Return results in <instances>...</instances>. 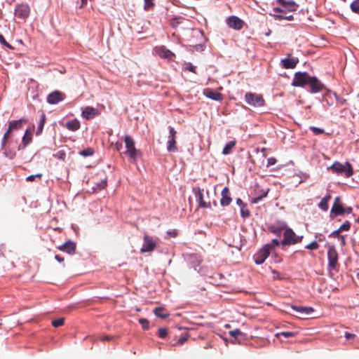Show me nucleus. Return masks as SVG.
I'll return each instance as SVG.
<instances>
[{
    "label": "nucleus",
    "instance_id": "obj_21",
    "mask_svg": "<svg viewBox=\"0 0 359 359\" xmlns=\"http://www.w3.org/2000/svg\"><path fill=\"white\" fill-rule=\"evenodd\" d=\"M97 114V109L91 107H86L82 111L83 116L86 119H91L94 118Z\"/></svg>",
    "mask_w": 359,
    "mask_h": 359
},
{
    "label": "nucleus",
    "instance_id": "obj_12",
    "mask_svg": "<svg viewBox=\"0 0 359 359\" xmlns=\"http://www.w3.org/2000/svg\"><path fill=\"white\" fill-rule=\"evenodd\" d=\"M291 308L292 310L297 312L302 318L310 316L314 311L313 309L310 306L292 305L291 306Z\"/></svg>",
    "mask_w": 359,
    "mask_h": 359
},
{
    "label": "nucleus",
    "instance_id": "obj_37",
    "mask_svg": "<svg viewBox=\"0 0 359 359\" xmlns=\"http://www.w3.org/2000/svg\"><path fill=\"white\" fill-rule=\"evenodd\" d=\"M154 313L157 317H160L162 318H164L167 316V315L163 313V308H161V307L156 308L154 310Z\"/></svg>",
    "mask_w": 359,
    "mask_h": 359
},
{
    "label": "nucleus",
    "instance_id": "obj_59",
    "mask_svg": "<svg viewBox=\"0 0 359 359\" xmlns=\"http://www.w3.org/2000/svg\"><path fill=\"white\" fill-rule=\"evenodd\" d=\"M241 215H242L243 217H247V216H248V215H249V212H248V211H244V210H243V208H242V209H241Z\"/></svg>",
    "mask_w": 359,
    "mask_h": 359
},
{
    "label": "nucleus",
    "instance_id": "obj_54",
    "mask_svg": "<svg viewBox=\"0 0 359 359\" xmlns=\"http://www.w3.org/2000/svg\"><path fill=\"white\" fill-rule=\"evenodd\" d=\"M345 337L347 339H351L355 337V334H351V333H348V332H346L345 333Z\"/></svg>",
    "mask_w": 359,
    "mask_h": 359
},
{
    "label": "nucleus",
    "instance_id": "obj_22",
    "mask_svg": "<svg viewBox=\"0 0 359 359\" xmlns=\"http://www.w3.org/2000/svg\"><path fill=\"white\" fill-rule=\"evenodd\" d=\"M205 95L207 97L216 101H220L222 99V95L216 91L210 89H207L205 92Z\"/></svg>",
    "mask_w": 359,
    "mask_h": 359
},
{
    "label": "nucleus",
    "instance_id": "obj_4",
    "mask_svg": "<svg viewBox=\"0 0 359 359\" xmlns=\"http://www.w3.org/2000/svg\"><path fill=\"white\" fill-rule=\"evenodd\" d=\"M158 243V238H153L148 235H144L143 239V244L140 249L141 252H152Z\"/></svg>",
    "mask_w": 359,
    "mask_h": 359
},
{
    "label": "nucleus",
    "instance_id": "obj_41",
    "mask_svg": "<svg viewBox=\"0 0 359 359\" xmlns=\"http://www.w3.org/2000/svg\"><path fill=\"white\" fill-rule=\"evenodd\" d=\"M65 318H60L57 320H53L52 325L53 326L57 327L62 326L64 324Z\"/></svg>",
    "mask_w": 359,
    "mask_h": 359
},
{
    "label": "nucleus",
    "instance_id": "obj_64",
    "mask_svg": "<svg viewBox=\"0 0 359 359\" xmlns=\"http://www.w3.org/2000/svg\"><path fill=\"white\" fill-rule=\"evenodd\" d=\"M88 2V0H81V7L84 6Z\"/></svg>",
    "mask_w": 359,
    "mask_h": 359
},
{
    "label": "nucleus",
    "instance_id": "obj_24",
    "mask_svg": "<svg viewBox=\"0 0 359 359\" xmlns=\"http://www.w3.org/2000/svg\"><path fill=\"white\" fill-rule=\"evenodd\" d=\"M330 199H331V196L330 194H327V196L323 197L321 199V201H320V203H318V208L320 210H322L323 211L326 212L329 208L328 203Z\"/></svg>",
    "mask_w": 359,
    "mask_h": 359
},
{
    "label": "nucleus",
    "instance_id": "obj_6",
    "mask_svg": "<svg viewBox=\"0 0 359 359\" xmlns=\"http://www.w3.org/2000/svg\"><path fill=\"white\" fill-rule=\"evenodd\" d=\"M193 192L195 195L196 200L198 203L201 208H209L211 207L210 202L206 201L203 189H201L198 187H195L193 189Z\"/></svg>",
    "mask_w": 359,
    "mask_h": 359
},
{
    "label": "nucleus",
    "instance_id": "obj_19",
    "mask_svg": "<svg viewBox=\"0 0 359 359\" xmlns=\"http://www.w3.org/2000/svg\"><path fill=\"white\" fill-rule=\"evenodd\" d=\"M222 198L220 203L222 206H227L231 202V198L230 196L229 189L227 187H225L222 191Z\"/></svg>",
    "mask_w": 359,
    "mask_h": 359
},
{
    "label": "nucleus",
    "instance_id": "obj_28",
    "mask_svg": "<svg viewBox=\"0 0 359 359\" xmlns=\"http://www.w3.org/2000/svg\"><path fill=\"white\" fill-rule=\"evenodd\" d=\"M329 98H334L335 101L337 102V104L338 106H342L344 105L346 102V100L342 97H339L337 93L329 92Z\"/></svg>",
    "mask_w": 359,
    "mask_h": 359
},
{
    "label": "nucleus",
    "instance_id": "obj_55",
    "mask_svg": "<svg viewBox=\"0 0 359 359\" xmlns=\"http://www.w3.org/2000/svg\"><path fill=\"white\" fill-rule=\"evenodd\" d=\"M121 148H122V144L121 142H116L115 144V149L117 151H120Z\"/></svg>",
    "mask_w": 359,
    "mask_h": 359
},
{
    "label": "nucleus",
    "instance_id": "obj_39",
    "mask_svg": "<svg viewBox=\"0 0 359 359\" xmlns=\"http://www.w3.org/2000/svg\"><path fill=\"white\" fill-rule=\"evenodd\" d=\"M268 191H264L262 195L257 196L256 197H254L252 198L251 201L253 203H257L259 201H260L263 198L266 197L267 195Z\"/></svg>",
    "mask_w": 359,
    "mask_h": 359
},
{
    "label": "nucleus",
    "instance_id": "obj_1",
    "mask_svg": "<svg viewBox=\"0 0 359 359\" xmlns=\"http://www.w3.org/2000/svg\"><path fill=\"white\" fill-rule=\"evenodd\" d=\"M328 169L337 175H344L346 177H349L353 174V167L348 161L344 163L336 161Z\"/></svg>",
    "mask_w": 359,
    "mask_h": 359
},
{
    "label": "nucleus",
    "instance_id": "obj_40",
    "mask_svg": "<svg viewBox=\"0 0 359 359\" xmlns=\"http://www.w3.org/2000/svg\"><path fill=\"white\" fill-rule=\"evenodd\" d=\"M318 247H319V245H318V243L316 241H314L311 242V243L306 245L305 246V248L308 249V250H313L318 249Z\"/></svg>",
    "mask_w": 359,
    "mask_h": 359
},
{
    "label": "nucleus",
    "instance_id": "obj_52",
    "mask_svg": "<svg viewBox=\"0 0 359 359\" xmlns=\"http://www.w3.org/2000/svg\"><path fill=\"white\" fill-rule=\"evenodd\" d=\"M187 340V336L184 335L178 339L177 344H182Z\"/></svg>",
    "mask_w": 359,
    "mask_h": 359
},
{
    "label": "nucleus",
    "instance_id": "obj_13",
    "mask_svg": "<svg viewBox=\"0 0 359 359\" xmlns=\"http://www.w3.org/2000/svg\"><path fill=\"white\" fill-rule=\"evenodd\" d=\"M308 85L309 86L311 93H316L321 90L323 85L315 76H311Z\"/></svg>",
    "mask_w": 359,
    "mask_h": 359
},
{
    "label": "nucleus",
    "instance_id": "obj_7",
    "mask_svg": "<svg viewBox=\"0 0 359 359\" xmlns=\"http://www.w3.org/2000/svg\"><path fill=\"white\" fill-rule=\"evenodd\" d=\"M311 76L306 72H298L296 73L292 81V86L302 87L308 82Z\"/></svg>",
    "mask_w": 359,
    "mask_h": 359
},
{
    "label": "nucleus",
    "instance_id": "obj_14",
    "mask_svg": "<svg viewBox=\"0 0 359 359\" xmlns=\"http://www.w3.org/2000/svg\"><path fill=\"white\" fill-rule=\"evenodd\" d=\"M156 53L162 58L171 60L175 55L170 50L165 46H159L155 48Z\"/></svg>",
    "mask_w": 359,
    "mask_h": 359
},
{
    "label": "nucleus",
    "instance_id": "obj_48",
    "mask_svg": "<svg viewBox=\"0 0 359 359\" xmlns=\"http://www.w3.org/2000/svg\"><path fill=\"white\" fill-rule=\"evenodd\" d=\"M185 68L191 72H195L196 67L194 66L191 63L189 62L185 65Z\"/></svg>",
    "mask_w": 359,
    "mask_h": 359
},
{
    "label": "nucleus",
    "instance_id": "obj_10",
    "mask_svg": "<svg viewBox=\"0 0 359 359\" xmlns=\"http://www.w3.org/2000/svg\"><path fill=\"white\" fill-rule=\"evenodd\" d=\"M270 245L264 246L254 257L255 262L257 264H262L269 257Z\"/></svg>",
    "mask_w": 359,
    "mask_h": 359
},
{
    "label": "nucleus",
    "instance_id": "obj_42",
    "mask_svg": "<svg viewBox=\"0 0 359 359\" xmlns=\"http://www.w3.org/2000/svg\"><path fill=\"white\" fill-rule=\"evenodd\" d=\"M351 227V224L349 222L346 221L344 224H342L340 227L339 228V231H348Z\"/></svg>",
    "mask_w": 359,
    "mask_h": 359
},
{
    "label": "nucleus",
    "instance_id": "obj_62",
    "mask_svg": "<svg viewBox=\"0 0 359 359\" xmlns=\"http://www.w3.org/2000/svg\"><path fill=\"white\" fill-rule=\"evenodd\" d=\"M0 43H6V40L2 35L0 34Z\"/></svg>",
    "mask_w": 359,
    "mask_h": 359
},
{
    "label": "nucleus",
    "instance_id": "obj_60",
    "mask_svg": "<svg viewBox=\"0 0 359 359\" xmlns=\"http://www.w3.org/2000/svg\"><path fill=\"white\" fill-rule=\"evenodd\" d=\"M272 243L273 244H274L275 245H279L280 243H281V242H280L278 239H273L272 241Z\"/></svg>",
    "mask_w": 359,
    "mask_h": 359
},
{
    "label": "nucleus",
    "instance_id": "obj_15",
    "mask_svg": "<svg viewBox=\"0 0 359 359\" xmlns=\"http://www.w3.org/2000/svg\"><path fill=\"white\" fill-rule=\"evenodd\" d=\"M226 23L231 28L241 29L243 27L242 20L236 16H230L226 19Z\"/></svg>",
    "mask_w": 359,
    "mask_h": 359
},
{
    "label": "nucleus",
    "instance_id": "obj_29",
    "mask_svg": "<svg viewBox=\"0 0 359 359\" xmlns=\"http://www.w3.org/2000/svg\"><path fill=\"white\" fill-rule=\"evenodd\" d=\"M236 144L235 141L229 142L223 149L222 154L224 155H228L231 153L232 149L234 147Z\"/></svg>",
    "mask_w": 359,
    "mask_h": 359
},
{
    "label": "nucleus",
    "instance_id": "obj_18",
    "mask_svg": "<svg viewBox=\"0 0 359 359\" xmlns=\"http://www.w3.org/2000/svg\"><path fill=\"white\" fill-rule=\"evenodd\" d=\"M298 62L299 60L297 57H287L280 60V63L285 69H293L296 67Z\"/></svg>",
    "mask_w": 359,
    "mask_h": 359
},
{
    "label": "nucleus",
    "instance_id": "obj_38",
    "mask_svg": "<svg viewBox=\"0 0 359 359\" xmlns=\"http://www.w3.org/2000/svg\"><path fill=\"white\" fill-rule=\"evenodd\" d=\"M351 9L355 13L359 12V0H355L351 4Z\"/></svg>",
    "mask_w": 359,
    "mask_h": 359
},
{
    "label": "nucleus",
    "instance_id": "obj_53",
    "mask_svg": "<svg viewBox=\"0 0 359 359\" xmlns=\"http://www.w3.org/2000/svg\"><path fill=\"white\" fill-rule=\"evenodd\" d=\"M339 204H341V199H340V197L339 196H337L334 199V203H333V205H339Z\"/></svg>",
    "mask_w": 359,
    "mask_h": 359
},
{
    "label": "nucleus",
    "instance_id": "obj_61",
    "mask_svg": "<svg viewBox=\"0 0 359 359\" xmlns=\"http://www.w3.org/2000/svg\"><path fill=\"white\" fill-rule=\"evenodd\" d=\"M339 232H341V231H339V229H338L337 230L334 231L331 233V235H330V236H334L338 235Z\"/></svg>",
    "mask_w": 359,
    "mask_h": 359
},
{
    "label": "nucleus",
    "instance_id": "obj_49",
    "mask_svg": "<svg viewBox=\"0 0 359 359\" xmlns=\"http://www.w3.org/2000/svg\"><path fill=\"white\" fill-rule=\"evenodd\" d=\"M144 9H148L149 8L154 6L153 1L154 0H144Z\"/></svg>",
    "mask_w": 359,
    "mask_h": 359
},
{
    "label": "nucleus",
    "instance_id": "obj_27",
    "mask_svg": "<svg viewBox=\"0 0 359 359\" xmlns=\"http://www.w3.org/2000/svg\"><path fill=\"white\" fill-rule=\"evenodd\" d=\"M67 128L72 131H76L80 128V123L78 120L74 119L67 122Z\"/></svg>",
    "mask_w": 359,
    "mask_h": 359
},
{
    "label": "nucleus",
    "instance_id": "obj_63",
    "mask_svg": "<svg viewBox=\"0 0 359 359\" xmlns=\"http://www.w3.org/2000/svg\"><path fill=\"white\" fill-rule=\"evenodd\" d=\"M351 212H352V208L350 207L345 209V212H346V213H351Z\"/></svg>",
    "mask_w": 359,
    "mask_h": 359
},
{
    "label": "nucleus",
    "instance_id": "obj_57",
    "mask_svg": "<svg viewBox=\"0 0 359 359\" xmlns=\"http://www.w3.org/2000/svg\"><path fill=\"white\" fill-rule=\"evenodd\" d=\"M236 203L242 208L244 206L243 202L241 198H237Z\"/></svg>",
    "mask_w": 359,
    "mask_h": 359
},
{
    "label": "nucleus",
    "instance_id": "obj_35",
    "mask_svg": "<svg viewBox=\"0 0 359 359\" xmlns=\"http://www.w3.org/2000/svg\"><path fill=\"white\" fill-rule=\"evenodd\" d=\"M94 151L91 148H87L86 149H83L79 152V154L83 156H90L93 154Z\"/></svg>",
    "mask_w": 359,
    "mask_h": 359
},
{
    "label": "nucleus",
    "instance_id": "obj_20",
    "mask_svg": "<svg viewBox=\"0 0 359 359\" xmlns=\"http://www.w3.org/2000/svg\"><path fill=\"white\" fill-rule=\"evenodd\" d=\"M59 250L67 252L69 255H72L75 252L76 244L68 241L58 248Z\"/></svg>",
    "mask_w": 359,
    "mask_h": 359
},
{
    "label": "nucleus",
    "instance_id": "obj_33",
    "mask_svg": "<svg viewBox=\"0 0 359 359\" xmlns=\"http://www.w3.org/2000/svg\"><path fill=\"white\" fill-rule=\"evenodd\" d=\"M44 123H45V115L44 114H42L41 116V118L40 120V123L39 124V126H38V128H37V130H36V135H39L42 130H43V126H44Z\"/></svg>",
    "mask_w": 359,
    "mask_h": 359
},
{
    "label": "nucleus",
    "instance_id": "obj_32",
    "mask_svg": "<svg viewBox=\"0 0 359 359\" xmlns=\"http://www.w3.org/2000/svg\"><path fill=\"white\" fill-rule=\"evenodd\" d=\"M297 334V332H281L276 334V337L283 336L284 337H293Z\"/></svg>",
    "mask_w": 359,
    "mask_h": 359
},
{
    "label": "nucleus",
    "instance_id": "obj_17",
    "mask_svg": "<svg viewBox=\"0 0 359 359\" xmlns=\"http://www.w3.org/2000/svg\"><path fill=\"white\" fill-rule=\"evenodd\" d=\"M63 94L60 91H54L47 97V102L51 104H55L63 100Z\"/></svg>",
    "mask_w": 359,
    "mask_h": 359
},
{
    "label": "nucleus",
    "instance_id": "obj_9",
    "mask_svg": "<svg viewBox=\"0 0 359 359\" xmlns=\"http://www.w3.org/2000/svg\"><path fill=\"white\" fill-rule=\"evenodd\" d=\"M328 266L330 269H335L338 262V253L334 246L329 248L327 251Z\"/></svg>",
    "mask_w": 359,
    "mask_h": 359
},
{
    "label": "nucleus",
    "instance_id": "obj_56",
    "mask_svg": "<svg viewBox=\"0 0 359 359\" xmlns=\"http://www.w3.org/2000/svg\"><path fill=\"white\" fill-rule=\"evenodd\" d=\"M107 184L106 180H102L100 182V183L98 184L100 189H103Z\"/></svg>",
    "mask_w": 359,
    "mask_h": 359
},
{
    "label": "nucleus",
    "instance_id": "obj_50",
    "mask_svg": "<svg viewBox=\"0 0 359 359\" xmlns=\"http://www.w3.org/2000/svg\"><path fill=\"white\" fill-rule=\"evenodd\" d=\"M276 163V159L275 158H269L267 160V167L274 165Z\"/></svg>",
    "mask_w": 359,
    "mask_h": 359
},
{
    "label": "nucleus",
    "instance_id": "obj_30",
    "mask_svg": "<svg viewBox=\"0 0 359 359\" xmlns=\"http://www.w3.org/2000/svg\"><path fill=\"white\" fill-rule=\"evenodd\" d=\"M12 133L11 130H9V128L6 130V132L4 133L3 138L1 140V148H4L8 142V140L10 137L11 133Z\"/></svg>",
    "mask_w": 359,
    "mask_h": 359
},
{
    "label": "nucleus",
    "instance_id": "obj_46",
    "mask_svg": "<svg viewBox=\"0 0 359 359\" xmlns=\"http://www.w3.org/2000/svg\"><path fill=\"white\" fill-rule=\"evenodd\" d=\"M168 334L167 329L165 328H159L158 330V336L161 338H165Z\"/></svg>",
    "mask_w": 359,
    "mask_h": 359
},
{
    "label": "nucleus",
    "instance_id": "obj_3",
    "mask_svg": "<svg viewBox=\"0 0 359 359\" xmlns=\"http://www.w3.org/2000/svg\"><path fill=\"white\" fill-rule=\"evenodd\" d=\"M245 100L247 104L254 107H262L264 104L262 97L253 93H247L245 95Z\"/></svg>",
    "mask_w": 359,
    "mask_h": 359
},
{
    "label": "nucleus",
    "instance_id": "obj_58",
    "mask_svg": "<svg viewBox=\"0 0 359 359\" xmlns=\"http://www.w3.org/2000/svg\"><path fill=\"white\" fill-rule=\"evenodd\" d=\"M55 259L59 262H62L64 261V259L57 255L55 256Z\"/></svg>",
    "mask_w": 359,
    "mask_h": 359
},
{
    "label": "nucleus",
    "instance_id": "obj_45",
    "mask_svg": "<svg viewBox=\"0 0 359 359\" xmlns=\"http://www.w3.org/2000/svg\"><path fill=\"white\" fill-rule=\"evenodd\" d=\"M140 323L142 325L143 329L148 330L149 329V321L145 318H141L139 320Z\"/></svg>",
    "mask_w": 359,
    "mask_h": 359
},
{
    "label": "nucleus",
    "instance_id": "obj_16",
    "mask_svg": "<svg viewBox=\"0 0 359 359\" xmlns=\"http://www.w3.org/2000/svg\"><path fill=\"white\" fill-rule=\"evenodd\" d=\"M297 5L293 1H287V2L283 3L282 8H275L273 10L275 11H278L281 13H284L286 11H294L297 10Z\"/></svg>",
    "mask_w": 359,
    "mask_h": 359
},
{
    "label": "nucleus",
    "instance_id": "obj_23",
    "mask_svg": "<svg viewBox=\"0 0 359 359\" xmlns=\"http://www.w3.org/2000/svg\"><path fill=\"white\" fill-rule=\"evenodd\" d=\"M344 213H345V208H343L341 204L332 205L330 211L331 217L341 215Z\"/></svg>",
    "mask_w": 359,
    "mask_h": 359
},
{
    "label": "nucleus",
    "instance_id": "obj_5",
    "mask_svg": "<svg viewBox=\"0 0 359 359\" xmlns=\"http://www.w3.org/2000/svg\"><path fill=\"white\" fill-rule=\"evenodd\" d=\"M124 142L126 147V154L128 155L130 158L135 160L138 154V151L135 149L133 139L129 135H126Z\"/></svg>",
    "mask_w": 359,
    "mask_h": 359
},
{
    "label": "nucleus",
    "instance_id": "obj_47",
    "mask_svg": "<svg viewBox=\"0 0 359 359\" xmlns=\"http://www.w3.org/2000/svg\"><path fill=\"white\" fill-rule=\"evenodd\" d=\"M55 156L59 159L64 160L66 157V154L64 151H59L55 154Z\"/></svg>",
    "mask_w": 359,
    "mask_h": 359
},
{
    "label": "nucleus",
    "instance_id": "obj_11",
    "mask_svg": "<svg viewBox=\"0 0 359 359\" xmlns=\"http://www.w3.org/2000/svg\"><path fill=\"white\" fill-rule=\"evenodd\" d=\"M30 9L29 6L21 4L16 7L15 10V15L17 18L25 20L29 15Z\"/></svg>",
    "mask_w": 359,
    "mask_h": 359
},
{
    "label": "nucleus",
    "instance_id": "obj_25",
    "mask_svg": "<svg viewBox=\"0 0 359 359\" xmlns=\"http://www.w3.org/2000/svg\"><path fill=\"white\" fill-rule=\"evenodd\" d=\"M25 121V119H19L16 121H12L9 123L8 128L9 130L12 132L14 130H18L22 127V123Z\"/></svg>",
    "mask_w": 359,
    "mask_h": 359
},
{
    "label": "nucleus",
    "instance_id": "obj_51",
    "mask_svg": "<svg viewBox=\"0 0 359 359\" xmlns=\"http://www.w3.org/2000/svg\"><path fill=\"white\" fill-rule=\"evenodd\" d=\"M41 175H42L41 174H37L35 175H29L27 177V181H33L36 177H41Z\"/></svg>",
    "mask_w": 359,
    "mask_h": 359
},
{
    "label": "nucleus",
    "instance_id": "obj_34",
    "mask_svg": "<svg viewBox=\"0 0 359 359\" xmlns=\"http://www.w3.org/2000/svg\"><path fill=\"white\" fill-rule=\"evenodd\" d=\"M271 15L273 16L276 20H281L285 19L287 20H292L293 19V15H278V14H272L270 13Z\"/></svg>",
    "mask_w": 359,
    "mask_h": 359
},
{
    "label": "nucleus",
    "instance_id": "obj_44",
    "mask_svg": "<svg viewBox=\"0 0 359 359\" xmlns=\"http://www.w3.org/2000/svg\"><path fill=\"white\" fill-rule=\"evenodd\" d=\"M310 129L311 130V131L315 134V135H320V134H323L324 133V130L322 129V128H317V127H314V126H311L310 128Z\"/></svg>",
    "mask_w": 359,
    "mask_h": 359
},
{
    "label": "nucleus",
    "instance_id": "obj_43",
    "mask_svg": "<svg viewBox=\"0 0 359 359\" xmlns=\"http://www.w3.org/2000/svg\"><path fill=\"white\" fill-rule=\"evenodd\" d=\"M328 97H329V92L325 95L324 100H325V102H326V103L328 106L332 107L334 105V100H334V98L330 99Z\"/></svg>",
    "mask_w": 359,
    "mask_h": 359
},
{
    "label": "nucleus",
    "instance_id": "obj_2",
    "mask_svg": "<svg viewBox=\"0 0 359 359\" xmlns=\"http://www.w3.org/2000/svg\"><path fill=\"white\" fill-rule=\"evenodd\" d=\"M303 236H297L292 229H287L284 232V238L281 241L282 245H294L301 242Z\"/></svg>",
    "mask_w": 359,
    "mask_h": 359
},
{
    "label": "nucleus",
    "instance_id": "obj_36",
    "mask_svg": "<svg viewBox=\"0 0 359 359\" xmlns=\"http://www.w3.org/2000/svg\"><path fill=\"white\" fill-rule=\"evenodd\" d=\"M229 334L235 339H237L239 338V337L243 335V334L238 329L230 331Z\"/></svg>",
    "mask_w": 359,
    "mask_h": 359
},
{
    "label": "nucleus",
    "instance_id": "obj_8",
    "mask_svg": "<svg viewBox=\"0 0 359 359\" xmlns=\"http://www.w3.org/2000/svg\"><path fill=\"white\" fill-rule=\"evenodd\" d=\"M176 130L171 126L169 127V135L167 141V150L170 152L177 151L176 147Z\"/></svg>",
    "mask_w": 359,
    "mask_h": 359
},
{
    "label": "nucleus",
    "instance_id": "obj_31",
    "mask_svg": "<svg viewBox=\"0 0 359 359\" xmlns=\"http://www.w3.org/2000/svg\"><path fill=\"white\" fill-rule=\"evenodd\" d=\"M3 150L4 154L10 158H12L15 156V152L14 151L10 150L6 147V145L4 148H1Z\"/></svg>",
    "mask_w": 359,
    "mask_h": 359
},
{
    "label": "nucleus",
    "instance_id": "obj_26",
    "mask_svg": "<svg viewBox=\"0 0 359 359\" xmlns=\"http://www.w3.org/2000/svg\"><path fill=\"white\" fill-rule=\"evenodd\" d=\"M32 130L27 128L25 133L24 136L22 137V140L23 147H27L32 142Z\"/></svg>",
    "mask_w": 359,
    "mask_h": 359
}]
</instances>
